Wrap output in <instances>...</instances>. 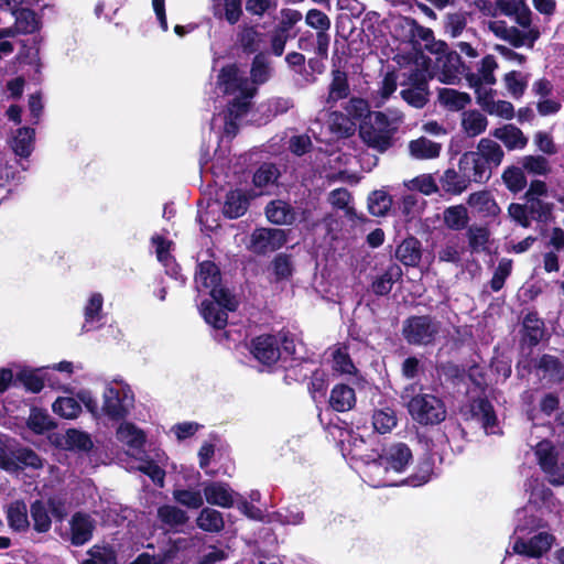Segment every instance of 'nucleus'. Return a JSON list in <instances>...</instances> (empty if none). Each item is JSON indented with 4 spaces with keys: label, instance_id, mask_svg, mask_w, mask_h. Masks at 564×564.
Masks as SVG:
<instances>
[{
    "label": "nucleus",
    "instance_id": "obj_44",
    "mask_svg": "<svg viewBox=\"0 0 564 564\" xmlns=\"http://www.w3.org/2000/svg\"><path fill=\"white\" fill-rule=\"evenodd\" d=\"M52 410L63 419L74 420L80 414L82 405L75 398L59 397L52 404Z\"/></svg>",
    "mask_w": 564,
    "mask_h": 564
},
{
    "label": "nucleus",
    "instance_id": "obj_52",
    "mask_svg": "<svg viewBox=\"0 0 564 564\" xmlns=\"http://www.w3.org/2000/svg\"><path fill=\"white\" fill-rule=\"evenodd\" d=\"M522 169L529 174L545 176L551 172V165L542 155H525L521 159Z\"/></svg>",
    "mask_w": 564,
    "mask_h": 564
},
{
    "label": "nucleus",
    "instance_id": "obj_43",
    "mask_svg": "<svg viewBox=\"0 0 564 564\" xmlns=\"http://www.w3.org/2000/svg\"><path fill=\"white\" fill-rule=\"evenodd\" d=\"M263 34L254 26L243 25L238 33V42L243 51L254 53L260 50Z\"/></svg>",
    "mask_w": 564,
    "mask_h": 564
},
{
    "label": "nucleus",
    "instance_id": "obj_32",
    "mask_svg": "<svg viewBox=\"0 0 564 564\" xmlns=\"http://www.w3.org/2000/svg\"><path fill=\"white\" fill-rule=\"evenodd\" d=\"M538 376L549 383L560 382L564 378V368L555 357L545 355L539 360Z\"/></svg>",
    "mask_w": 564,
    "mask_h": 564
},
{
    "label": "nucleus",
    "instance_id": "obj_27",
    "mask_svg": "<svg viewBox=\"0 0 564 564\" xmlns=\"http://www.w3.org/2000/svg\"><path fill=\"white\" fill-rule=\"evenodd\" d=\"M437 99L441 106L449 111L463 110L471 102V98L467 93L458 91L453 88L438 89Z\"/></svg>",
    "mask_w": 564,
    "mask_h": 564
},
{
    "label": "nucleus",
    "instance_id": "obj_36",
    "mask_svg": "<svg viewBox=\"0 0 564 564\" xmlns=\"http://www.w3.org/2000/svg\"><path fill=\"white\" fill-rule=\"evenodd\" d=\"M443 221L451 230L459 231L465 229L469 221L467 208L463 205H455L445 208L443 212Z\"/></svg>",
    "mask_w": 564,
    "mask_h": 564
},
{
    "label": "nucleus",
    "instance_id": "obj_8",
    "mask_svg": "<svg viewBox=\"0 0 564 564\" xmlns=\"http://www.w3.org/2000/svg\"><path fill=\"white\" fill-rule=\"evenodd\" d=\"M440 332L441 324L429 316H412L403 325V336L412 345H431Z\"/></svg>",
    "mask_w": 564,
    "mask_h": 564
},
{
    "label": "nucleus",
    "instance_id": "obj_38",
    "mask_svg": "<svg viewBox=\"0 0 564 564\" xmlns=\"http://www.w3.org/2000/svg\"><path fill=\"white\" fill-rule=\"evenodd\" d=\"M475 151L494 167H498L501 164L505 155L501 147L496 141L488 138H482L478 142Z\"/></svg>",
    "mask_w": 564,
    "mask_h": 564
},
{
    "label": "nucleus",
    "instance_id": "obj_59",
    "mask_svg": "<svg viewBox=\"0 0 564 564\" xmlns=\"http://www.w3.org/2000/svg\"><path fill=\"white\" fill-rule=\"evenodd\" d=\"M271 76V68L267 57L258 54L252 62L251 79L253 84H263Z\"/></svg>",
    "mask_w": 564,
    "mask_h": 564
},
{
    "label": "nucleus",
    "instance_id": "obj_24",
    "mask_svg": "<svg viewBox=\"0 0 564 564\" xmlns=\"http://www.w3.org/2000/svg\"><path fill=\"white\" fill-rule=\"evenodd\" d=\"M403 28L408 30L412 40L423 42L427 50H432V46H437L436 51L438 52L445 46L443 42L435 43L433 31L419 24L414 19L405 18L403 20Z\"/></svg>",
    "mask_w": 564,
    "mask_h": 564
},
{
    "label": "nucleus",
    "instance_id": "obj_13",
    "mask_svg": "<svg viewBox=\"0 0 564 564\" xmlns=\"http://www.w3.org/2000/svg\"><path fill=\"white\" fill-rule=\"evenodd\" d=\"M460 173L467 174L471 181L484 183L491 177L494 166L476 151L466 152L458 163Z\"/></svg>",
    "mask_w": 564,
    "mask_h": 564
},
{
    "label": "nucleus",
    "instance_id": "obj_39",
    "mask_svg": "<svg viewBox=\"0 0 564 564\" xmlns=\"http://www.w3.org/2000/svg\"><path fill=\"white\" fill-rule=\"evenodd\" d=\"M102 304L104 297L100 293H93L85 307H84V316L85 324L84 328L86 330H90L94 328V324L98 323L102 317Z\"/></svg>",
    "mask_w": 564,
    "mask_h": 564
},
{
    "label": "nucleus",
    "instance_id": "obj_57",
    "mask_svg": "<svg viewBox=\"0 0 564 564\" xmlns=\"http://www.w3.org/2000/svg\"><path fill=\"white\" fill-rule=\"evenodd\" d=\"M173 498L176 502L189 509H199L204 505V498L198 490L175 489Z\"/></svg>",
    "mask_w": 564,
    "mask_h": 564
},
{
    "label": "nucleus",
    "instance_id": "obj_62",
    "mask_svg": "<svg viewBox=\"0 0 564 564\" xmlns=\"http://www.w3.org/2000/svg\"><path fill=\"white\" fill-rule=\"evenodd\" d=\"M13 458L17 460V470L24 467L40 468L42 467L41 458L29 448H19L13 452Z\"/></svg>",
    "mask_w": 564,
    "mask_h": 564
},
{
    "label": "nucleus",
    "instance_id": "obj_6",
    "mask_svg": "<svg viewBox=\"0 0 564 564\" xmlns=\"http://www.w3.org/2000/svg\"><path fill=\"white\" fill-rule=\"evenodd\" d=\"M217 86L224 94L235 95L234 100L229 105L230 116L235 115L236 117H240L247 112L256 88L248 82L237 66L228 65L221 68Z\"/></svg>",
    "mask_w": 564,
    "mask_h": 564
},
{
    "label": "nucleus",
    "instance_id": "obj_21",
    "mask_svg": "<svg viewBox=\"0 0 564 564\" xmlns=\"http://www.w3.org/2000/svg\"><path fill=\"white\" fill-rule=\"evenodd\" d=\"M409 152L416 160H433L440 156L442 144L425 137H420L409 142Z\"/></svg>",
    "mask_w": 564,
    "mask_h": 564
},
{
    "label": "nucleus",
    "instance_id": "obj_47",
    "mask_svg": "<svg viewBox=\"0 0 564 564\" xmlns=\"http://www.w3.org/2000/svg\"><path fill=\"white\" fill-rule=\"evenodd\" d=\"M333 370L340 375H355L357 369L345 347L337 346L332 349Z\"/></svg>",
    "mask_w": 564,
    "mask_h": 564
},
{
    "label": "nucleus",
    "instance_id": "obj_46",
    "mask_svg": "<svg viewBox=\"0 0 564 564\" xmlns=\"http://www.w3.org/2000/svg\"><path fill=\"white\" fill-rule=\"evenodd\" d=\"M34 130L30 128H20L12 141V149L19 156L26 158L33 149Z\"/></svg>",
    "mask_w": 564,
    "mask_h": 564
},
{
    "label": "nucleus",
    "instance_id": "obj_56",
    "mask_svg": "<svg viewBox=\"0 0 564 564\" xmlns=\"http://www.w3.org/2000/svg\"><path fill=\"white\" fill-rule=\"evenodd\" d=\"M329 129L339 137H348L355 130V123L344 113L334 111L328 118Z\"/></svg>",
    "mask_w": 564,
    "mask_h": 564
},
{
    "label": "nucleus",
    "instance_id": "obj_54",
    "mask_svg": "<svg viewBox=\"0 0 564 564\" xmlns=\"http://www.w3.org/2000/svg\"><path fill=\"white\" fill-rule=\"evenodd\" d=\"M524 336L531 345H536L543 337V322L534 313H529L523 319Z\"/></svg>",
    "mask_w": 564,
    "mask_h": 564
},
{
    "label": "nucleus",
    "instance_id": "obj_34",
    "mask_svg": "<svg viewBox=\"0 0 564 564\" xmlns=\"http://www.w3.org/2000/svg\"><path fill=\"white\" fill-rule=\"evenodd\" d=\"M402 276V270L398 264H390L383 273L378 275L372 282V291L377 295H386L393 284Z\"/></svg>",
    "mask_w": 564,
    "mask_h": 564
},
{
    "label": "nucleus",
    "instance_id": "obj_40",
    "mask_svg": "<svg viewBox=\"0 0 564 564\" xmlns=\"http://www.w3.org/2000/svg\"><path fill=\"white\" fill-rule=\"evenodd\" d=\"M196 524L206 532H219L224 529L225 522L223 514L212 508H204L197 519Z\"/></svg>",
    "mask_w": 564,
    "mask_h": 564
},
{
    "label": "nucleus",
    "instance_id": "obj_30",
    "mask_svg": "<svg viewBox=\"0 0 564 564\" xmlns=\"http://www.w3.org/2000/svg\"><path fill=\"white\" fill-rule=\"evenodd\" d=\"M471 182L470 177L467 174L460 173L458 170H447L441 177V186L442 188L449 194L459 195L464 191L467 189L469 183Z\"/></svg>",
    "mask_w": 564,
    "mask_h": 564
},
{
    "label": "nucleus",
    "instance_id": "obj_16",
    "mask_svg": "<svg viewBox=\"0 0 564 564\" xmlns=\"http://www.w3.org/2000/svg\"><path fill=\"white\" fill-rule=\"evenodd\" d=\"M553 541V535L541 532L529 541L518 539L513 544V552L529 557H539L550 550Z\"/></svg>",
    "mask_w": 564,
    "mask_h": 564
},
{
    "label": "nucleus",
    "instance_id": "obj_51",
    "mask_svg": "<svg viewBox=\"0 0 564 564\" xmlns=\"http://www.w3.org/2000/svg\"><path fill=\"white\" fill-rule=\"evenodd\" d=\"M15 15V28L21 33H33L40 28L36 14L29 9L12 10Z\"/></svg>",
    "mask_w": 564,
    "mask_h": 564
},
{
    "label": "nucleus",
    "instance_id": "obj_50",
    "mask_svg": "<svg viewBox=\"0 0 564 564\" xmlns=\"http://www.w3.org/2000/svg\"><path fill=\"white\" fill-rule=\"evenodd\" d=\"M158 518L171 528L186 523L188 517L186 512L175 506H162L158 509Z\"/></svg>",
    "mask_w": 564,
    "mask_h": 564
},
{
    "label": "nucleus",
    "instance_id": "obj_49",
    "mask_svg": "<svg viewBox=\"0 0 564 564\" xmlns=\"http://www.w3.org/2000/svg\"><path fill=\"white\" fill-rule=\"evenodd\" d=\"M502 181L512 193H519L527 186L524 170L518 166H509L502 173Z\"/></svg>",
    "mask_w": 564,
    "mask_h": 564
},
{
    "label": "nucleus",
    "instance_id": "obj_26",
    "mask_svg": "<svg viewBox=\"0 0 564 564\" xmlns=\"http://www.w3.org/2000/svg\"><path fill=\"white\" fill-rule=\"evenodd\" d=\"M492 135L500 140L508 150L523 149L528 143V138L513 124L495 129Z\"/></svg>",
    "mask_w": 564,
    "mask_h": 564
},
{
    "label": "nucleus",
    "instance_id": "obj_4",
    "mask_svg": "<svg viewBox=\"0 0 564 564\" xmlns=\"http://www.w3.org/2000/svg\"><path fill=\"white\" fill-rule=\"evenodd\" d=\"M403 122V115L397 109L375 111L360 126V137L369 147L384 152L393 143L392 137Z\"/></svg>",
    "mask_w": 564,
    "mask_h": 564
},
{
    "label": "nucleus",
    "instance_id": "obj_33",
    "mask_svg": "<svg viewBox=\"0 0 564 564\" xmlns=\"http://www.w3.org/2000/svg\"><path fill=\"white\" fill-rule=\"evenodd\" d=\"M7 520L12 530L26 531L30 527L26 505L20 500L11 502L7 509Z\"/></svg>",
    "mask_w": 564,
    "mask_h": 564
},
{
    "label": "nucleus",
    "instance_id": "obj_22",
    "mask_svg": "<svg viewBox=\"0 0 564 564\" xmlns=\"http://www.w3.org/2000/svg\"><path fill=\"white\" fill-rule=\"evenodd\" d=\"M213 14L229 24H236L242 15V0H213Z\"/></svg>",
    "mask_w": 564,
    "mask_h": 564
},
{
    "label": "nucleus",
    "instance_id": "obj_19",
    "mask_svg": "<svg viewBox=\"0 0 564 564\" xmlns=\"http://www.w3.org/2000/svg\"><path fill=\"white\" fill-rule=\"evenodd\" d=\"M467 204L481 217H497L501 209L488 191H479L468 196Z\"/></svg>",
    "mask_w": 564,
    "mask_h": 564
},
{
    "label": "nucleus",
    "instance_id": "obj_12",
    "mask_svg": "<svg viewBox=\"0 0 564 564\" xmlns=\"http://www.w3.org/2000/svg\"><path fill=\"white\" fill-rule=\"evenodd\" d=\"M464 415L467 420L478 422L487 434L499 432L492 405L485 399L473 400L464 411Z\"/></svg>",
    "mask_w": 564,
    "mask_h": 564
},
{
    "label": "nucleus",
    "instance_id": "obj_37",
    "mask_svg": "<svg viewBox=\"0 0 564 564\" xmlns=\"http://www.w3.org/2000/svg\"><path fill=\"white\" fill-rule=\"evenodd\" d=\"M397 258L405 265H416L421 259L420 241L415 238H409L397 248Z\"/></svg>",
    "mask_w": 564,
    "mask_h": 564
},
{
    "label": "nucleus",
    "instance_id": "obj_60",
    "mask_svg": "<svg viewBox=\"0 0 564 564\" xmlns=\"http://www.w3.org/2000/svg\"><path fill=\"white\" fill-rule=\"evenodd\" d=\"M489 230L484 226H471L467 230L468 242L474 251L484 250L489 240Z\"/></svg>",
    "mask_w": 564,
    "mask_h": 564
},
{
    "label": "nucleus",
    "instance_id": "obj_29",
    "mask_svg": "<svg viewBox=\"0 0 564 564\" xmlns=\"http://www.w3.org/2000/svg\"><path fill=\"white\" fill-rule=\"evenodd\" d=\"M340 443L343 445V451L347 452V455H350L351 458L360 459L366 465L367 462L372 460V455L366 454L364 447L366 445L365 440L354 432H346V434H341Z\"/></svg>",
    "mask_w": 564,
    "mask_h": 564
},
{
    "label": "nucleus",
    "instance_id": "obj_7",
    "mask_svg": "<svg viewBox=\"0 0 564 564\" xmlns=\"http://www.w3.org/2000/svg\"><path fill=\"white\" fill-rule=\"evenodd\" d=\"M102 399L104 413L113 420L124 417L134 403V395L130 387L117 381L106 386Z\"/></svg>",
    "mask_w": 564,
    "mask_h": 564
},
{
    "label": "nucleus",
    "instance_id": "obj_28",
    "mask_svg": "<svg viewBox=\"0 0 564 564\" xmlns=\"http://www.w3.org/2000/svg\"><path fill=\"white\" fill-rule=\"evenodd\" d=\"M356 403V394L352 388L346 384H336L329 398L330 406L338 412L350 410Z\"/></svg>",
    "mask_w": 564,
    "mask_h": 564
},
{
    "label": "nucleus",
    "instance_id": "obj_58",
    "mask_svg": "<svg viewBox=\"0 0 564 564\" xmlns=\"http://www.w3.org/2000/svg\"><path fill=\"white\" fill-rule=\"evenodd\" d=\"M372 419L375 430L381 434L390 432L397 425V417L391 409L376 411Z\"/></svg>",
    "mask_w": 564,
    "mask_h": 564
},
{
    "label": "nucleus",
    "instance_id": "obj_2",
    "mask_svg": "<svg viewBox=\"0 0 564 564\" xmlns=\"http://www.w3.org/2000/svg\"><path fill=\"white\" fill-rule=\"evenodd\" d=\"M199 292L208 291L213 301L202 303L200 313L209 325L221 329L227 325V311H235L238 302L231 293L220 285V272L210 261L202 262L195 275Z\"/></svg>",
    "mask_w": 564,
    "mask_h": 564
},
{
    "label": "nucleus",
    "instance_id": "obj_64",
    "mask_svg": "<svg viewBox=\"0 0 564 564\" xmlns=\"http://www.w3.org/2000/svg\"><path fill=\"white\" fill-rule=\"evenodd\" d=\"M530 489V502L535 506L545 505L550 498L552 497V492L549 488H546L542 482L538 479H531L528 484Z\"/></svg>",
    "mask_w": 564,
    "mask_h": 564
},
{
    "label": "nucleus",
    "instance_id": "obj_11",
    "mask_svg": "<svg viewBox=\"0 0 564 564\" xmlns=\"http://www.w3.org/2000/svg\"><path fill=\"white\" fill-rule=\"evenodd\" d=\"M286 241V235L282 229L259 228L250 238L249 249L256 253H267L280 249Z\"/></svg>",
    "mask_w": 564,
    "mask_h": 564
},
{
    "label": "nucleus",
    "instance_id": "obj_15",
    "mask_svg": "<svg viewBox=\"0 0 564 564\" xmlns=\"http://www.w3.org/2000/svg\"><path fill=\"white\" fill-rule=\"evenodd\" d=\"M204 497L209 505L231 508L240 496L223 481H208L203 486Z\"/></svg>",
    "mask_w": 564,
    "mask_h": 564
},
{
    "label": "nucleus",
    "instance_id": "obj_10",
    "mask_svg": "<svg viewBox=\"0 0 564 564\" xmlns=\"http://www.w3.org/2000/svg\"><path fill=\"white\" fill-rule=\"evenodd\" d=\"M535 455L549 481L555 486L564 485V465L557 464L553 445L547 441L540 442L536 445Z\"/></svg>",
    "mask_w": 564,
    "mask_h": 564
},
{
    "label": "nucleus",
    "instance_id": "obj_61",
    "mask_svg": "<svg viewBox=\"0 0 564 564\" xmlns=\"http://www.w3.org/2000/svg\"><path fill=\"white\" fill-rule=\"evenodd\" d=\"M433 475V464L430 458L423 459L416 468V471L406 479L410 486H422L426 484Z\"/></svg>",
    "mask_w": 564,
    "mask_h": 564
},
{
    "label": "nucleus",
    "instance_id": "obj_63",
    "mask_svg": "<svg viewBox=\"0 0 564 564\" xmlns=\"http://www.w3.org/2000/svg\"><path fill=\"white\" fill-rule=\"evenodd\" d=\"M512 270V261L509 259H501L496 268L490 286L494 292H498L503 288L506 279L510 275Z\"/></svg>",
    "mask_w": 564,
    "mask_h": 564
},
{
    "label": "nucleus",
    "instance_id": "obj_14",
    "mask_svg": "<svg viewBox=\"0 0 564 564\" xmlns=\"http://www.w3.org/2000/svg\"><path fill=\"white\" fill-rule=\"evenodd\" d=\"M280 341L281 339L276 336L261 335L251 341L250 351L260 364L271 366L281 356Z\"/></svg>",
    "mask_w": 564,
    "mask_h": 564
},
{
    "label": "nucleus",
    "instance_id": "obj_20",
    "mask_svg": "<svg viewBox=\"0 0 564 564\" xmlns=\"http://www.w3.org/2000/svg\"><path fill=\"white\" fill-rule=\"evenodd\" d=\"M265 215L275 225H292L297 219L295 209L284 200L276 199L268 204Z\"/></svg>",
    "mask_w": 564,
    "mask_h": 564
},
{
    "label": "nucleus",
    "instance_id": "obj_55",
    "mask_svg": "<svg viewBox=\"0 0 564 564\" xmlns=\"http://www.w3.org/2000/svg\"><path fill=\"white\" fill-rule=\"evenodd\" d=\"M65 445L68 449L89 451L93 447V441L86 432L69 429L65 434Z\"/></svg>",
    "mask_w": 564,
    "mask_h": 564
},
{
    "label": "nucleus",
    "instance_id": "obj_5",
    "mask_svg": "<svg viewBox=\"0 0 564 564\" xmlns=\"http://www.w3.org/2000/svg\"><path fill=\"white\" fill-rule=\"evenodd\" d=\"M411 417L422 425H433L443 422L446 417L444 402L432 393H415V387L404 389L402 395Z\"/></svg>",
    "mask_w": 564,
    "mask_h": 564
},
{
    "label": "nucleus",
    "instance_id": "obj_31",
    "mask_svg": "<svg viewBox=\"0 0 564 564\" xmlns=\"http://www.w3.org/2000/svg\"><path fill=\"white\" fill-rule=\"evenodd\" d=\"M249 205V197L241 191H231L226 195L223 213L228 218H238L242 216Z\"/></svg>",
    "mask_w": 564,
    "mask_h": 564
},
{
    "label": "nucleus",
    "instance_id": "obj_45",
    "mask_svg": "<svg viewBox=\"0 0 564 564\" xmlns=\"http://www.w3.org/2000/svg\"><path fill=\"white\" fill-rule=\"evenodd\" d=\"M30 512L34 530L39 533L48 532L52 527V520L46 505L43 501L36 500L31 505Z\"/></svg>",
    "mask_w": 564,
    "mask_h": 564
},
{
    "label": "nucleus",
    "instance_id": "obj_9",
    "mask_svg": "<svg viewBox=\"0 0 564 564\" xmlns=\"http://www.w3.org/2000/svg\"><path fill=\"white\" fill-rule=\"evenodd\" d=\"M475 89L476 101L484 111L491 116H497L506 120L514 117V107L510 101L496 99V91L488 87H481L477 83L471 82Z\"/></svg>",
    "mask_w": 564,
    "mask_h": 564
},
{
    "label": "nucleus",
    "instance_id": "obj_1",
    "mask_svg": "<svg viewBox=\"0 0 564 564\" xmlns=\"http://www.w3.org/2000/svg\"><path fill=\"white\" fill-rule=\"evenodd\" d=\"M497 7L516 25H509L505 20H492L488 22V30L513 47L532 48L541 33L533 24V13L524 0H497Z\"/></svg>",
    "mask_w": 564,
    "mask_h": 564
},
{
    "label": "nucleus",
    "instance_id": "obj_18",
    "mask_svg": "<svg viewBox=\"0 0 564 564\" xmlns=\"http://www.w3.org/2000/svg\"><path fill=\"white\" fill-rule=\"evenodd\" d=\"M117 438L128 447V454L137 456L143 453L144 434L132 423H122L117 430Z\"/></svg>",
    "mask_w": 564,
    "mask_h": 564
},
{
    "label": "nucleus",
    "instance_id": "obj_41",
    "mask_svg": "<svg viewBox=\"0 0 564 564\" xmlns=\"http://www.w3.org/2000/svg\"><path fill=\"white\" fill-rule=\"evenodd\" d=\"M26 425L35 434H43L56 427L51 415L46 411L37 408L31 409Z\"/></svg>",
    "mask_w": 564,
    "mask_h": 564
},
{
    "label": "nucleus",
    "instance_id": "obj_25",
    "mask_svg": "<svg viewBox=\"0 0 564 564\" xmlns=\"http://www.w3.org/2000/svg\"><path fill=\"white\" fill-rule=\"evenodd\" d=\"M459 59L457 56L437 57V69L433 77L444 84H455L459 79Z\"/></svg>",
    "mask_w": 564,
    "mask_h": 564
},
{
    "label": "nucleus",
    "instance_id": "obj_23",
    "mask_svg": "<svg viewBox=\"0 0 564 564\" xmlns=\"http://www.w3.org/2000/svg\"><path fill=\"white\" fill-rule=\"evenodd\" d=\"M488 120L479 110L471 109L462 112L460 127L467 137L475 138L486 131Z\"/></svg>",
    "mask_w": 564,
    "mask_h": 564
},
{
    "label": "nucleus",
    "instance_id": "obj_17",
    "mask_svg": "<svg viewBox=\"0 0 564 564\" xmlns=\"http://www.w3.org/2000/svg\"><path fill=\"white\" fill-rule=\"evenodd\" d=\"M70 541L74 545L87 543L95 530V522L90 516L77 512L70 519Z\"/></svg>",
    "mask_w": 564,
    "mask_h": 564
},
{
    "label": "nucleus",
    "instance_id": "obj_48",
    "mask_svg": "<svg viewBox=\"0 0 564 564\" xmlns=\"http://www.w3.org/2000/svg\"><path fill=\"white\" fill-rule=\"evenodd\" d=\"M503 83L509 95L520 99L527 89L528 78L520 72L511 70L503 76Z\"/></svg>",
    "mask_w": 564,
    "mask_h": 564
},
{
    "label": "nucleus",
    "instance_id": "obj_3",
    "mask_svg": "<svg viewBox=\"0 0 564 564\" xmlns=\"http://www.w3.org/2000/svg\"><path fill=\"white\" fill-rule=\"evenodd\" d=\"M412 460V453L405 444H394L386 448L378 458L367 462L364 474L373 487L391 486V474H401Z\"/></svg>",
    "mask_w": 564,
    "mask_h": 564
},
{
    "label": "nucleus",
    "instance_id": "obj_53",
    "mask_svg": "<svg viewBox=\"0 0 564 564\" xmlns=\"http://www.w3.org/2000/svg\"><path fill=\"white\" fill-rule=\"evenodd\" d=\"M392 204L391 197L383 191H375L368 198V209L371 215L384 216Z\"/></svg>",
    "mask_w": 564,
    "mask_h": 564
},
{
    "label": "nucleus",
    "instance_id": "obj_42",
    "mask_svg": "<svg viewBox=\"0 0 564 564\" xmlns=\"http://www.w3.org/2000/svg\"><path fill=\"white\" fill-rule=\"evenodd\" d=\"M332 77L333 78H332V83L329 85L328 97H327L328 104L336 102L340 99H344L349 94V85H348V79H347L346 73H344L339 69H334L332 72Z\"/></svg>",
    "mask_w": 564,
    "mask_h": 564
},
{
    "label": "nucleus",
    "instance_id": "obj_35",
    "mask_svg": "<svg viewBox=\"0 0 564 564\" xmlns=\"http://www.w3.org/2000/svg\"><path fill=\"white\" fill-rule=\"evenodd\" d=\"M497 68L498 63L496 58L492 55H486L480 62L478 74L468 77L469 85L471 86V82L477 83V85H480L481 87L496 84V76L494 75V72Z\"/></svg>",
    "mask_w": 564,
    "mask_h": 564
}]
</instances>
